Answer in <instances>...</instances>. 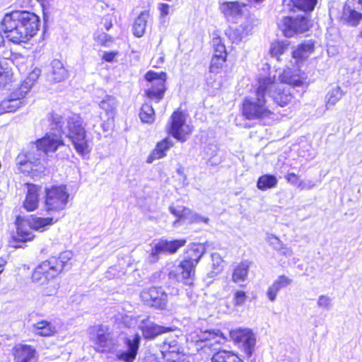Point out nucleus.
<instances>
[{
  "label": "nucleus",
  "instance_id": "1",
  "mask_svg": "<svg viewBox=\"0 0 362 362\" xmlns=\"http://www.w3.org/2000/svg\"><path fill=\"white\" fill-rule=\"evenodd\" d=\"M47 118L50 127L49 132L37 140L35 147L23 158L18 157V163L23 168V171L44 173L49 165V153H54L60 146L64 145L62 138V134L65 133L63 129L64 118L56 112L49 113Z\"/></svg>",
  "mask_w": 362,
  "mask_h": 362
},
{
  "label": "nucleus",
  "instance_id": "2",
  "mask_svg": "<svg viewBox=\"0 0 362 362\" xmlns=\"http://www.w3.org/2000/svg\"><path fill=\"white\" fill-rule=\"evenodd\" d=\"M1 26L9 41L21 44L36 35L40 27V18L34 13L13 11L4 15Z\"/></svg>",
  "mask_w": 362,
  "mask_h": 362
},
{
  "label": "nucleus",
  "instance_id": "3",
  "mask_svg": "<svg viewBox=\"0 0 362 362\" xmlns=\"http://www.w3.org/2000/svg\"><path fill=\"white\" fill-rule=\"evenodd\" d=\"M275 83V76H265L257 79V86L255 89V98L246 96L242 101L240 112L247 120H262L269 118L273 114L269 106L266 94Z\"/></svg>",
  "mask_w": 362,
  "mask_h": 362
},
{
  "label": "nucleus",
  "instance_id": "4",
  "mask_svg": "<svg viewBox=\"0 0 362 362\" xmlns=\"http://www.w3.org/2000/svg\"><path fill=\"white\" fill-rule=\"evenodd\" d=\"M72 258L70 251L62 252L58 257H52L40 263L34 270L33 281L41 284L55 278L64 269L70 267L69 261Z\"/></svg>",
  "mask_w": 362,
  "mask_h": 362
},
{
  "label": "nucleus",
  "instance_id": "5",
  "mask_svg": "<svg viewBox=\"0 0 362 362\" xmlns=\"http://www.w3.org/2000/svg\"><path fill=\"white\" fill-rule=\"evenodd\" d=\"M40 75V70L37 68L34 69L31 72H30L21 86L15 89L10 94L8 99H5L0 102V115L6 112H15L21 106L24 105V101L23 100V98L37 81Z\"/></svg>",
  "mask_w": 362,
  "mask_h": 362
},
{
  "label": "nucleus",
  "instance_id": "6",
  "mask_svg": "<svg viewBox=\"0 0 362 362\" xmlns=\"http://www.w3.org/2000/svg\"><path fill=\"white\" fill-rule=\"evenodd\" d=\"M68 129L67 136L71 139L77 153L84 156L90 153V148L86 139L82 119L78 115H71L66 118Z\"/></svg>",
  "mask_w": 362,
  "mask_h": 362
},
{
  "label": "nucleus",
  "instance_id": "7",
  "mask_svg": "<svg viewBox=\"0 0 362 362\" xmlns=\"http://www.w3.org/2000/svg\"><path fill=\"white\" fill-rule=\"evenodd\" d=\"M53 223L52 218H42L31 216L29 220L16 219V235L14 239L19 242H26L33 240L34 235L33 229L41 230Z\"/></svg>",
  "mask_w": 362,
  "mask_h": 362
},
{
  "label": "nucleus",
  "instance_id": "8",
  "mask_svg": "<svg viewBox=\"0 0 362 362\" xmlns=\"http://www.w3.org/2000/svg\"><path fill=\"white\" fill-rule=\"evenodd\" d=\"M228 341L219 330L195 329L186 334L187 344L198 345L200 347L211 348L215 345H223Z\"/></svg>",
  "mask_w": 362,
  "mask_h": 362
},
{
  "label": "nucleus",
  "instance_id": "9",
  "mask_svg": "<svg viewBox=\"0 0 362 362\" xmlns=\"http://www.w3.org/2000/svg\"><path fill=\"white\" fill-rule=\"evenodd\" d=\"M204 253V245L201 243H192L187 247L182 259V279H187L188 281L183 284L192 285V280L194 276L195 267Z\"/></svg>",
  "mask_w": 362,
  "mask_h": 362
},
{
  "label": "nucleus",
  "instance_id": "10",
  "mask_svg": "<svg viewBox=\"0 0 362 362\" xmlns=\"http://www.w3.org/2000/svg\"><path fill=\"white\" fill-rule=\"evenodd\" d=\"M93 332L95 337H92V341L96 351L114 353L117 351L119 346V337L108 327L99 325L94 327Z\"/></svg>",
  "mask_w": 362,
  "mask_h": 362
},
{
  "label": "nucleus",
  "instance_id": "11",
  "mask_svg": "<svg viewBox=\"0 0 362 362\" xmlns=\"http://www.w3.org/2000/svg\"><path fill=\"white\" fill-rule=\"evenodd\" d=\"M69 194L65 185L45 188L44 206L47 212H59L67 204Z\"/></svg>",
  "mask_w": 362,
  "mask_h": 362
},
{
  "label": "nucleus",
  "instance_id": "12",
  "mask_svg": "<svg viewBox=\"0 0 362 362\" xmlns=\"http://www.w3.org/2000/svg\"><path fill=\"white\" fill-rule=\"evenodd\" d=\"M313 27V23L308 17L303 15L285 16L279 26L283 35L291 38L308 31Z\"/></svg>",
  "mask_w": 362,
  "mask_h": 362
},
{
  "label": "nucleus",
  "instance_id": "13",
  "mask_svg": "<svg viewBox=\"0 0 362 362\" xmlns=\"http://www.w3.org/2000/svg\"><path fill=\"white\" fill-rule=\"evenodd\" d=\"M145 78L148 82L145 90L146 96L151 100L158 103L163 99L165 91L166 74L149 71L146 74Z\"/></svg>",
  "mask_w": 362,
  "mask_h": 362
},
{
  "label": "nucleus",
  "instance_id": "14",
  "mask_svg": "<svg viewBox=\"0 0 362 362\" xmlns=\"http://www.w3.org/2000/svg\"><path fill=\"white\" fill-rule=\"evenodd\" d=\"M230 339L233 342L250 357L252 356L256 339L253 332L248 328H235L229 331Z\"/></svg>",
  "mask_w": 362,
  "mask_h": 362
},
{
  "label": "nucleus",
  "instance_id": "15",
  "mask_svg": "<svg viewBox=\"0 0 362 362\" xmlns=\"http://www.w3.org/2000/svg\"><path fill=\"white\" fill-rule=\"evenodd\" d=\"M141 337L139 333L128 336L124 339L125 349L116 351L115 356L124 362H134L138 354Z\"/></svg>",
  "mask_w": 362,
  "mask_h": 362
},
{
  "label": "nucleus",
  "instance_id": "16",
  "mask_svg": "<svg viewBox=\"0 0 362 362\" xmlns=\"http://www.w3.org/2000/svg\"><path fill=\"white\" fill-rule=\"evenodd\" d=\"M267 92L273 101L281 107L289 105L295 98V93L290 88L277 84L276 81Z\"/></svg>",
  "mask_w": 362,
  "mask_h": 362
},
{
  "label": "nucleus",
  "instance_id": "17",
  "mask_svg": "<svg viewBox=\"0 0 362 362\" xmlns=\"http://www.w3.org/2000/svg\"><path fill=\"white\" fill-rule=\"evenodd\" d=\"M141 297L145 303L151 307L162 309L165 305L166 295L161 288L152 287L144 291Z\"/></svg>",
  "mask_w": 362,
  "mask_h": 362
},
{
  "label": "nucleus",
  "instance_id": "18",
  "mask_svg": "<svg viewBox=\"0 0 362 362\" xmlns=\"http://www.w3.org/2000/svg\"><path fill=\"white\" fill-rule=\"evenodd\" d=\"M181 246L179 240L167 241L160 240L155 244L149 255V261L156 262L159 259V255L165 252L174 253Z\"/></svg>",
  "mask_w": 362,
  "mask_h": 362
},
{
  "label": "nucleus",
  "instance_id": "19",
  "mask_svg": "<svg viewBox=\"0 0 362 362\" xmlns=\"http://www.w3.org/2000/svg\"><path fill=\"white\" fill-rule=\"evenodd\" d=\"M15 362H37V354L35 349L27 344H18L13 349Z\"/></svg>",
  "mask_w": 362,
  "mask_h": 362
},
{
  "label": "nucleus",
  "instance_id": "20",
  "mask_svg": "<svg viewBox=\"0 0 362 362\" xmlns=\"http://www.w3.org/2000/svg\"><path fill=\"white\" fill-rule=\"evenodd\" d=\"M315 51V42L313 40H305L298 44L291 52V57L295 59L296 64H302Z\"/></svg>",
  "mask_w": 362,
  "mask_h": 362
},
{
  "label": "nucleus",
  "instance_id": "21",
  "mask_svg": "<svg viewBox=\"0 0 362 362\" xmlns=\"http://www.w3.org/2000/svg\"><path fill=\"white\" fill-rule=\"evenodd\" d=\"M247 4L238 1H223L220 4L221 13L226 17L242 16L247 10Z\"/></svg>",
  "mask_w": 362,
  "mask_h": 362
},
{
  "label": "nucleus",
  "instance_id": "22",
  "mask_svg": "<svg viewBox=\"0 0 362 362\" xmlns=\"http://www.w3.org/2000/svg\"><path fill=\"white\" fill-rule=\"evenodd\" d=\"M139 327L146 339H153L159 334L170 331V327L158 325L151 321L148 317L142 320Z\"/></svg>",
  "mask_w": 362,
  "mask_h": 362
},
{
  "label": "nucleus",
  "instance_id": "23",
  "mask_svg": "<svg viewBox=\"0 0 362 362\" xmlns=\"http://www.w3.org/2000/svg\"><path fill=\"white\" fill-rule=\"evenodd\" d=\"M67 76V71L64 67L62 62L58 59H54L47 73L48 80L52 82H60L64 81Z\"/></svg>",
  "mask_w": 362,
  "mask_h": 362
},
{
  "label": "nucleus",
  "instance_id": "24",
  "mask_svg": "<svg viewBox=\"0 0 362 362\" xmlns=\"http://www.w3.org/2000/svg\"><path fill=\"white\" fill-rule=\"evenodd\" d=\"M173 146V143L169 137H166L160 142H158L155 148L148 156L146 162L153 163L155 160L160 159L165 156L166 151Z\"/></svg>",
  "mask_w": 362,
  "mask_h": 362
},
{
  "label": "nucleus",
  "instance_id": "25",
  "mask_svg": "<svg viewBox=\"0 0 362 362\" xmlns=\"http://www.w3.org/2000/svg\"><path fill=\"white\" fill-rule=\"evenodd\" d=\"M211 362H244V361L237 352L218 349L212 355Z\"/></svg>",
  "mask_w": 362,
  "mask_h": 362
},
{
  "label": "nucleus",
  "instance_id": "26",
  "mask_svg": "<svg viewBox=\"0 0 362 362\" xmlns=\"http://www.w3.org/2000/svg\"><path fill=\"white\" fill-rule=\"evenodd\" d=\"M39 187L36 185L28 186L23 203V206L27 211H33L37 208L39 204Z\"/></svg>",
  "mask_w": 362,
  "mask_h": 362
},
{
  "label": "nucleus",
  "instance_id": "27",
  "mask_svg": "<svg viewBox=\"0 0 362 362\" xmlns=\"http://www.w3.org/2000/svg\"><path fill=\"white\" fill-rule=\"evenodd\" d=\"M32 331L39 336L50 337L57 332V328L52 322L43 320L34 323Z\"/></svg>",
  "mask_w": 362,
  "mask_h": 362
},
{
  "label": "nucleus",
  "instance_id": "28",
  "mask_svg": "<svg viewBox=\"0 0 362 362\" xmlns=\"http://www.w3.org/2000/svg\"><path fill=\"white\" fill-rule=\"evenodd\" d=\"M167 131L177 141L181 140V112L179 109L172 115L167 126Z\"/></svg>",
  "mask_w": 362,
  "mask_h": 362
},
{
  "label": "nucleus",
  "instance_id": "29",
  "mask_svg": "<svg viewBox=\"0 0 362 362\" xmlns=\"http://www.w3.org/2000/svg\"><path fill=\"white\" fill-rule=\"evenodd\" d=\"M250 262L247 260L241 261L233 269L231 280L234 283H239L244 281L247 279Z\"/></svg>",
  "mask_w": 362,
  "mask_h": 362
},
{
  "label": "nucleus",
  "instance_id": "30",
  "mask_svg": "<svg viewBox=\"0 0 362 362\" xmlns=\"http://www.w3.org/2000/svg\"><path fill=\"white\" fill-rule=\"evenodd\" d=\"M99 107L105 112L107 120L113 119L117 112V101L115 97L106 95L99 103Z\"/></svg>",
  "mask_w": 362,
  "mask_h": 362
},
{
  "label": "nucleus",
  "instance_id": "31",
  "mask_svg": "<svg viewBox=\"0 0 362 362\" xmlns=\"http://www.w3.org/2000/svg\"><path fill=\"white\" fill-rule=\"evenodd\" d=\"M291 283V279L285 275H281L273 282L267 291V295L271 301H274L279 291Z\"/></svg>",
  "mask_w": 362,
  "mask_h": 362
},
{
  "label": "nucleus",
  "instance_id": "32",
  "mask_svg": "<svg viewBox=\"0 0 362 362\" xmlns=\"http://www.w3.org/2000/svg\"><path fill=\"white\" fill-rule=\"evenodd\" d=\"M281 82L290 85L293 87H300L303 86L304 81L302 77L295 74L290 69H284L280 75Z\"/></svg>",
  "mask_w": 362,
  "mask_h": 362
},
{
  "label": "nucleus",
  "instance_id": "33",
  "mask_svg": "<svg viewBox=\"0 0 362 362\" xmlns=\"http://www.w3.org/2000/svg\"><path fill=\"white\" fill-rule=\"evenodd\" d=\"M276 177L272 174H264L259 176L257 181V187L261 191H267L277 185Z\"/></svg>",
  "mask_w": 362,
  "mask_h": 362
},
{
  "label": "nucleus",
  "instance_id": "34",
  "mask_svg": "<svg viewBox=\"0 0 362 362\" xmlns=\"http://www.w3.org/2000/svg\"><path fill=\"white\" fill-rule=\"evenodd\" d=\"M342 18L346 23L352 26H357L362 20V13L352 9L349 6H346L343 8Z\"/></svg>",
  "mask_w": 362,
  "mask_h": 362
},
{
  "label": "nucleus",
  "instance_id": "35",
  "mask_svg": "<svg viewBox=\"0 0 362 362\" xmlns=\"http://www.w3.org/2000/svg\"><path fill=\"white\" fill-rule=\"evenodd\" d=\"M289 43L284 40H274L271 42L269 54L278 61L281 60V56L288 49Z\"/></svg>",
  "mask_w": 362,
  "mask_h": 362
},
{
  "label": "nucleus",
  "instance_id": "36",
  "mask_svg": "<svg viewBox=\"0 0 362 362\" xmlns=\"http://www.w3.org/2000/svg\"><path fill=\"white\" fill-rule=\"evenodd\" d=\"M148 16V13L144 11L135 20L133 25V31L135 36L140 37L144 35Z\"/></svg>",
  "mask_w": 362,
  "mask_h": 362
},
{
  "label": "nucleus",
  "instance_id": "37",
  "mask_svg": "<svg viewBox=\"0 0 362 362\" xmlns=\"http://www.w3.org/2000/svg\"><path fill=\"white\" fill-rule=\"evenodd\" d=\"M293 7L305 13L314 11L318 0H290Z\"/></svg>",
  "mask_w": 362,
  "mask_h": 362
},
{
  "label": "nucleus",
  "instance_id": "38",
  "mask_svg": "<svg viewBox=\"0 0 362 362\" xmlns=\"http://www.w3.org/2000/svg\"><path fill=\"white\" fill-rule=\"evenodd\" d=\"M141 120L145 123H152L155 119V112L152 105L148 103H144L139 113Z\"/></svg>",
  "mask_w": 362,
  "mask_h": 362
},
{
  "label": "nucleus",
  "instance_id": "39",
  "mask_svg": "<svg viewBox=\"0 0 362 362\" xmlns=\"http://www.w3.org/2000/svg\"><path fill=\"white\" fill-rule=\"evenodd\" d=\"M212 265L211 270V276L214 277L221 274L223 270V260L217 253L211 254Z\"/></svg>",
  "mask_w": 362,
  "mask_h": 362
},
{
  "label": "nucleus",
  "instance_id": "40",
  "mask_svg": "<svg viewBox=\"0 0 362 362\" xmlns=\"http://www.w3.org/2000/svg\"><path fill=\"white\" fill-rule=\"evenodd\" d=\"M227 58L221 56L213 55L209 65V71L211 73L218 74L223 68Z\"/></svg>",
  "mask_w": 362,
  "mask_h": 362
},
{
  "label": "nucleus",
  "instance_id": "41",
  "mask_svg": "<svg viewBox=\"0 0 362 362\" xmlns=\"http://www.w3.org/2000/svg\"><path fill=\"white\" fill-rule=\"evenodd\" d=\"M214 47L213 55L221 56L227 58L228 52L223 41L219 37H214L212 40Z\"/></svg>",
  "mask_w": 362,
  "mask_h": 362
},
{
  "label": "nucleus",
  "instance_id": "42",
  "mask_svg": "<svg viewBox=\"0 0 362 362\" xmlns=\"http://www.w3.org/2000/svg\"><path fill=\"white\" fill-rule=\"evenodd\" d=\"M248 296L247 293L243 290H235L233 296V303L235 307L243 306L245 304Z\"/></svg>",
  "mask_w": 362,
  "mask_h": 362
},
{
  "label": "nucleus",
  "instance_id": "43",
  "mask_svg": "<svg viewBox=\"0 0 362 362\" xmlns=\"http://www.w3.org/2000/svg\"><path fill=\"white\" fill-rule=\"evenodd\" d=\"M185 209L182 210V220L186 222L187 223H199V222H204L208 223L209 218H202L197 214L193 215L192 217H189L187 216L186 213L184 211Z\"/></svg>",
  "mask_w": 362,
  "mask_h": 362
},
{
  "label": "nucleus",
  "instance_id": "44",
  "mask_svg": "<svg viewBox=\"0 0 362 362\" xmlns=\"http://www.w3.org/2000/svg\"><path fill=\"white\" fill-rule=\"evenodd\" d=\"M317 304L320 307L327 308L330 304V299L327 296H320L318 298Z\"/></svg>",
  "mask_w": 362,
  "mask_h": 362
},
{
  "label": "nucleus",
  "instance_id": "45",
  "mask_svg": "<svg viewBox=\"0 0 362 362\" xmlns=\"http://www.w3.org/2000/svg\"><path fill=\"white\" fill-rule=\"evenodd\" d=\"M117 54V52H105L102 57L105 62H112Z\"/></svg>",
  "mask_w": 362,
  "mask_h": 362
},
{
  "label": "nucleus",
  "instance_id": "46",
  "mask_svg": "<svg viewBox=\"0 0 362 362\" xmlns=\"http://www.w3.org/2000/svg\"><path fill=\"white\" fill-rule=\"evenodd\" d=\"M285 178L287 180V182H291V183H296L299 180L298 175L294 173H287L285 176Z\"/></svg>",
  "mask_w": 362,
  "mask_h": 362
},
{
  "label": "nucleus",
  "instance_id": "47",
  "mask_svg": "<svg viewBox=\"0 0 362 362\" xmlns=\"http://www.w3.org/2000/svg\"><path fill=\"white\" fill-rule=\"evenodd\" d=\"M158 9L160 11L161 16L163 17L169 13L170 6L167 4H160L158 5Z\"/></svg>",
  "mask_w": 362,
  "mask_h": 362
},
{
  "label": "nucleus",
  "instance_id": "48",
  "mask_svg": "<svg viewBox=\"0 0 362 362\" xmlns=\"http://www.w3.org/2000/svg\"><path fill=\"white\" fill-rule=\"evenodd\" d=\"M170 212L174 214L176 217H177V219L175 221V223H176L179 220L180 218H181V214H180V211H177L175 208L173 207H170Z\"/></svg>",
  "mask_w": 362,
  "mask_h": 362
},
{
  "label": "nucleus",
  "instance_id": "49",
  "mask_svg": "<svg viewBox=\"0 0 362 362\" xmlns=\"http://www.w3.org/2000/svg\"><path fill=\"white\" fill-rule=\"evenodd\" d=\"M12 53L11 51L4 52L2 54V57L6 59H10L11 58Z\"/></svg>",
  "mask_w": 362,
  "mask_h": 362
},
{
  "label": "nucleus",
  "instance_id": "50",
  "mask_svg": "<svg viewBox=\"0 0 362 362\" xmlns=\"http://www.w3.org/2000/svg\"><path fill=\"white\" fill-rule=\"evenodd\" d=\"M6 264V262L2 259H0V274L4 271V267Z\"/></svg>",
  "mask_w": 362,
  "mask_h": 362
},
{
  "label": "nucleus",
  "instance_id": "51",
  "mask_svg": "<svg viewBox=\"0 0 362 362\" xmlns=\"http://www.w3.org/2000/svg\"><path fill=\"white\" fill-rule=\"evenodd\" d=\"M54 293H55V288H53L50 291H44L43 294L46 295V296H51Z\"/></svg>",
  "mask_w": 362,
  "mask_h": 362
},
{
  "label": "nucleus",
  "instance_id": "52",
  "mask_svg": "<svg viewBox=\"0 0 362 362\" xmlns=\"http://www.w3.org/2000/svg\"><path fill=\"white\" fill-rule=\"evenodd\" d=\"M105 27L107 30H109L110 29V28L112 27V23L110 22L105 23Z\"/></svg>",
  "mask_w": 362,
  "mask_h": 362
},
{
  "label": "nucleus",
  "instance_id": "53",
  "mask_svg": "<svg viewBox=\"0 0 362 362\" xmlns=\"http://www.w3.org/2000/svg\"><path fill=\"white\" fill-rule=\"evenodd\" d=\"M329 103H331L332 105H333V104L334 103V101H332V102H331V99L329 98V99L327 100V105H328V104H329Z\"/></svg>",
  "mask_w": 362,
  "mask_h": 362
},
{
  "label": "nucleus",
  "instance_id": "54",
  "mask_svg": "<svg viewBox=\"0 0 362 362\" xmlns=\"http://www.w3.org/2000/svg\"><path fill=\"white\" fill-rule=\"evenodd\" d=\"M358 37L362 39V30L359 32Z\"/></svg>",
  "mask_w": 362,
  "mask_h": 362
},
{
  "label": "nucleus",
  "instance_id": "55",
  "mask_svg": "<svg viewBox=\"0 0 362 362\" xmlns=\"http://www.w3.org/2000/svg\"><path fill=\"white\" fill-rule=\"evenodd\" d=\"M358 3L361 5L362 8V0H358Z\"/></svg>",
  "mask_w": 362,
  "mask_h": 362
},
{
  "label": "nucleus",
  "instance_id": "56",
  "mask_svg": "<svg viewBox=\"0 0 362 362\" xmlns=\"http://www.w3.org/2000/svg\"><path fill=\"white\" fill-rule=\"evenodd\" d=\"M159 61H160L161 63L163 62V57H159Z\"/></svg>",
  "mask_w": 362,
  "mask_h": 362
},
{
  "label": "nucleus",
  "instance_id": "57",
  "mask_svg": "<svg viewBox=\"0 0 362 362\" xmlns=\"http://www.w3.org/2000/svg\"><path fill=\"white\" fill-rule=\"evenodd\" d=\"M255 1H257V2H262V1H263L264 0H255Z\"/></svg>",
  "mask_w": 362,
  "mask_h": 362
},
{
  "label": "nucleus",
  "instance_id": "58",
  "mask_svg": "<svg viewBox=\"0 0 362 362\" xmlns=\"http://www.w3.org/2000/svg\"><path fill=\"white\" fill-rule=\"evenodd\" d=\"M185 243V240H182V245H184Z\"/></svg>",
  "mask_w": 362,
  "mask_h": 362
},
{
  "label": "nucleus",
  "instance_id": "59",
  "mask_svg": "<svg viewBox=\"0 0 362 362\" xmlns=\"http://www.w3.org/2000/svg\"><path fill=\"white\" fill-rule=\"evenodd\" d=\"M172 275H173V273H172V272H170V278H171Z\"/></svg>",
  "mask_w": 362,
  "mask_h": 362
},
{
  "label": "nucleus",
  "instance_id": "60",
  "mask_svg": "<svg viewBox=\"0 0 362 362\" xmlns=\"http://www.w3.org/2000/svg\"><path fill=\"white\" fill-rule=\"evenodd\" d=\"M173 362H180V361H177L173 360Z\"/></svg>",
  "mask_w": 362,
  "mask_h": 362
}]
</instances>
